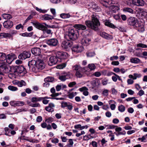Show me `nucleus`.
<instances>
[{
    "label": "nucleus",
    "instance_id": "nucleus-1",
    "mask_svg": "<svg viewBox=\"0 0 147 147\" xmlns=\"http://www.w3.org/2000/svg\"><path fill=\"white\" fill-rule=\"evenodd\" d=\"M92 21L86 20L85 23L87 27L90 28L95 31L98 29V27L100 26V23L96 16L94 14L91 16Z\"/></svg>",
    "mask_w": 147,
    "mask_h": 147
},
{
    "label": "nucleus",
    "instance_id": "nucleus-2",
    "mask_svg": "<svg viewBox=\"0 0 147 147\" xmlns=\"http://www.w3.org/2000/svg\"><path fill=\"white\" fill-rule=\"evenodd\" d=\"M79 33L78 30L74 29L69 30L65 37L67 40H74L78 38Z\"/></svg>",
    "mask_w": 147,
    "mask_h": 147
},
{
    "label": "nucleus",
    "instance_id": "nucleus-3",
    "mask_svg": "<svg viewBox=\"0 0 147 147\" xmlns=\"http://www.w3.org/2000/svg\"><path fill=\"white\" fill-rule=\"evenodd\" d=\"M11 67L4 62L0 64V71L3 74L11 71Z\"/></svg>",
    "mask_w": 147,
    "mask_h": 147
},
{
    "label": "nucleus",
    "instance_id": "nucleus-4",
    "mask_svg": "<svg viewBox=\"0 0 147 147\" xmlns=\"http://www.w3.org/2000/svg\"><path fill=\"white\" fill-rule=\"evenodd\" d=\"M35 62V60H32L29 61L28 62V66L30 71L37 73L40 70L36 66Z\"/></svg>",
    "mask_w": 147,
    "mask_h": 147
},
{
    "label": "nucleus",
    "instance_id": "nucleus-5",
    "mask_svg": "<svg viewBox=\"0 0 147 147\" xmlns=\"http://www.w3.org/2000/svg\"><path fill=\"white\" fill-rule=\"evenodd\" d=\"M127 21V24L130 26L136 27L139 26L138 20L135 18L130 17L128 19Z\"/></svg>",
    "mask_w": 147,
    "mask_h": 147
},
{
    "label": "nucleus",
    "instance_id": "nucleus-6",
    "mask_svg": "<svg viewBox=\"0 0 147 147\" xmlns=\"http://www.w3.org/2000/svg\"><path fill=\"white\" fill-rule=\"evenodd\" d=\"M25 69L22 66H16L15 67H11V71L15 73H21L23 71H24Z\"/></svg>",
    "mask_w": 147,
    "mask_h": 147
},
{
    "label": "nucleus",
    "instance_id": "nucleus-7",
    "mask_svg": "<svg viewBox=\"0 0 147 147\" xmlns=\"http://www.w3.org/2000/svg\"><path fill=\"white\" fill-rule=\"evenodd\" d=\"M56 55L58 59H59V61L60 62L61 61V60H62L66 59L67 56V53L60 51L57 52Z\"/></svg>",
    "mask_w": 147,
    "mask_h": 147
},
{
    "label": "nucleus",
    "instance_id": "nucleus-8",
    "mask_svg": "<svg viewBox=\"0 0 147 147\" xmlns=\"http://www.w3.org/2000/svg\"><path fill=\"white\" fill-rule=\"evenodd\" d=\"M30 56L31 53L30 52L25 51L18 55V58L20 59L23 60L30 58Z\"/></svg>",
    "mask_w": 147,
    "mask_h": 147
},
{
    "label": "nucleus",
    "instance_id": "nucleus-9",
    "mask_svg": "<svg viewBox=\"0 0 147 147\" xmlns=\"http://www.w3.org/2000/svg\"><path fill=\"white\" fill-rule=\"evenodd\" d=\"M58 61H59V60L56 56H53L49 58V60L48 62V65L51 66L55 64Z\"/></svg>",
    "mask_w": 147,
    "mask_h": 147
},
{
    "label": "nucleus",
    "instance_id": "nucleus-10",
    "mask_svg": "<svg viewBox=\"0 0 147 147\" xmlns=\"http://www.w3.org/2000/svg\"><path fill=\"white\" fill-rule=\"evenodd\" d=\"M47 43L49 45L51 46H55L58 43V40L55 38L48 39L47 40Z\"/></svg>",
    "mask_w": 147,
    "mask_h": 147
},
{
    "label": "nucleus",
    "instance_id": "nucleus-11",
    "mask_svg": "<svg viewBox=\"0 0 147 147\" xmlns=\"http://www.w3.org/2000/svg\"><path fill=\"white\" fill-rule=\"evenodd\" d=\"M31 23L35 28L39 30H43V29L46 28L45 26L37 21H33Z\"/></svg>",
    "mask_w": 147,
    "mask_h": 147
},
{
    "label": "nucleus",
    "instance_id": "nucleus-12",
    "mask_svg": "<svg viewBox=\"0 0 147 147\" xmlns=\"http://www.w3.org/2000/svg\"><path fill=\"white\" fill-rule=\"evenodd\" d=\"M35 62L36 66H37L40 70L42 69L45 67V65L42 60L38 59L35 61Z\"/></svg>",
    "mask_w": 147,
    "mask_h": 147
},
{
    "label": "nucleus",
    "instance_id": "nucleus-13",
    "mask_svg": "<svg viewBox=\"0 0 147 147\" xmlns=\"http://www.w3.org/2000/svg\"><path fill=\"white\" fill-rule=\"evenodd\" d=\"M70 40H67V41H64L63 42L61 47L64 49H67L71 47L72 45V42L70 41Z\"/></svg>",
    "mask_w": 147,
    "mask_h": 147
},
{
    "label": "nucleus",
    "instance_id": "nucleus-14",
    "mask_svg": "<svg viewBox=\"0 0 147 147\" xmlns=\"http://www.w3.org/2000/svg\"><path fill=\"white\" fill-rule=\"evenodd\" d=\"M31 51L34 55L35 56H39L41 53V50L39 48L35 47L32 49Z\"/></svg>",
    "mask_w": 147,
    "mask_h": 147
},
{
    "label": "nucleus",
    "instance_id": "nucleus-15",
    "mask_svg": "<svg viewBox=\"0 0 147 147\" xmlns=\"http://www.w3.org/2000/svg\"><path fill=\"white\" fill-rule=\"evenodd\" d=\"M133 4L138 6H143L145 3L143 0H132Z\"/></svg>",
    "mask_w": 147,
    "mask_h": 147
},
{
    "label": "nucleus",
    "instance_id": "nucleus-16",
    "mask_svg": "<svg viewBox=\"0 0 147 147\" xmlns=\"http://www.w3.org/2000/svg\"><path fill=\"white\" fill-rule=\"evenodd\" d=\"M13 25V22L10 20L5 21L3 23L4 27L7 28H10L12 27Z\"/></svg>",
    "mask_w": 147,
    "mask_h": 147
},
{
    "label": "nucleus",
    "instance_id": "nucleus-17",
    "mask_svg": "<svg viewBox=\"0 0 147 147\" xmlns=\"http://www.w3.org/2000/svg\"><path fill=\"white\" fill-rule=\"evenodd\" d=\"M86 67L83 68V69H82L81 70H80V71H76V76L80 78L83 76V74L86 71Z\"/></svg>",
    "mask_w": 147,
    "mask_h": 147
},
{
    "label": "nucleus",
    "instance_id": "nucleus-18",
    "mask_svg": "<svg viewBox=\"0 0 147 147\" xmlns=\"http://www.w3.org/2000/svg\"><path fill=\"white\" fill-rule=\"evenodd\" d=\"M99 35L103 38L107 39H112L113 37L107 33L103 32H100L99 33Z\"/></svg>",
    "mask_w": 147,
    "mask_h": 147
},
{
    "label": "nucleus",
    "instance_id": "nucleus-19",
    "mask_svg": "<svg viewBox=\"0 0 147 147\" xmlns=\"http://www.w3.org/2000/svg\"><path fill=\"white\" fill-rule=\"evenodd\" d=\"M60 16L61 18L63 19L68 18L70 17L78 18V16L71 15L69 13H62L60 15Z\"/></svg>",
    "mask_w": 147,
    "mask_h": 147
},
{
    "label": "nucleus",
    "instance_id": "nucleus-20",
    "mask_svg": "<svg viewBox=\"0 0 147 147\" xmlns=\"http://www.w3.org/2000/svg\"><path fill=\"white\" fill-rule=\"evenodd\" d=\"M74 26L75 28L79 30H84L86 29V27L85 26L82 24H75L74 25Z\"/></svg>",
    "mask_w": 147,
    "mask_h": 147
},
{
    "label": "nucleus",
    "instance_id": "nucleus-21",
    "mask_svg": "<svg viewBox=\"0 0 147 147\" xmlns=\"http://www.w3.org/2000/svg\"><path fill=\"white\" fill-rule=\"evenodd\" d=\"M55 106L54 104L50 103L49 104L48 106L46 107H45V109L47 111L52 112L54 111L53 108Z\"/></svg>",
    "mask_w": 147,
    "mask_h": 147
},
{
    "label": "nucleus",
    "instance_id": "nucleus-22",
    "mask_svg": "<svg viewBox=\"0 0 147 147\" xmlns=\"http://www.w3.org/2000/svg\"><path fill=\"white\" fill-rule=\"evenodd\" d=\"M82 47L78 46H76L73 47L72 49L73 51L77 53L81 52L82 51Z\"/></svg>",
    "mask_w": 147,
    "mask_h": 147
},
{
    "label": "nucleus",
    "instance_id": "nucleus-23",
    "mask_svg": "<svg viewBox=\"0 0 147 147\" xmlns=\"http://www.w3.org/2000/svg\"><path fill=\"white\" fill-rule=\"evenodd\" d=\"M13 60V57L10 54L6 56V59L5 60L6 62L8 64H10L11 63Z\"/></svg>",
    "mask_w": 147,
    "mask_h": 147
},
{
    "label": "nucleus",
    "instance_id": "nucleus-24",
    "mask_svg": "<svg viewBox=\"0 0 147 147\" xmlns=\"http://www.w3.org/2000/svg\"><path fill=\"white\" fill-rule=\"evenodd\" d=\"M54 18L53 16L47 14L42 16V20H51Z\"/></svg>",
    "mask_w": 147,
    "mask_h": 147
},
{
    "label": "nucleus",
    "instance_id": "nucleus-25",
    "mask_svg": "<svg viewBox=\"0 0 147 147\" xmlns=\"http://www.w3.org/2000/svg\"><path fill=\"white\" fill-rule=\"evenodd\" d=\"M105 25L107 26L113 28H115V26L112 23H111L109 20H106L104 21Z\"/></svg>",
    "mask_w": 147,
    "mask_h": 147
},
{
    "label": "nucleus",
    "instance_id": "nucleus-26",
    "mask_svg": "<svg viewBox=\"0 0 147 147\" xmlns=\"http://www.w3.org/2000/svg\"><path fill=\"white\" fill-rule=\"evenodd\" d=\"M43 98L42 97H33L31 99V102H36L40 101L42 100Z\"/></svg>",
    "mask_w": 147,
    "mask_h": 147
},
{
    "label": "nucleus",
    "instance_id": "nucleus-27",
    "mask_svg": "<svg viewBox=\"0 0 147 147\" xmlns=\"http://www.w3.org/2000/svg\"><path fill=\"white\" fill-rule=\"evenodd\" d=\"M90 41V40L88 38H84L82 40L81 42L82 45L84 46H87L88 45V42Z\"/></svg>",
    "mask_w": 147,
    "mask_h": 147
},
{
    "label": "nucleus",
    "instance_id": "nucleus-28",
    "mask_svg": "<svg viewBox=\"0 0 147 147\" xmlns=\"http://www.w3.org/2000/svg\"><path fill=\"white\" fill-rule=\"evenodd\" d=\"M123 11L125 12H128L131 13H134L133 10L128 7H125L123 8Z\"/></svg>",
    "mask_w": 147,
    "mask_h": 147
},
{
    "label": "nucleus",
    "instance_id": "nucleus-29",
    "mask_svg": "<svg viewBox=\"0 0 147 147\" xmlns=\"http://www.w3.org/2000/svg\"><path fill=\"white\" fill-rule=\"evenodd\" d=\"M130 62L133 63H138L140 62V60L137 58H132L130 59Z\"/></svg>",
    "mask_w": 147,
    "mask_h": 147
},
{
    "label": "nucleus",
    "instance_id": "nucleus-30",
    "mask_svg": "<svg viewBox=\"0 0 147 147\" xmlns=\"http://www.w3.org/2000/svg\"><path fill=\"white\" fill-rule=\"evenodd\" d=\"M73 69L74 70L76 71H80L82 69H83V68L81 67L80 65H76L73 67Z\"/></svg>",
    "mask_w": 147,
    "mask_h": 147
},
{
    "label": "nucleus",
    "instance_id": "nucleus-31",
    "mask_svg": "<svg viewBox=\"0 0 147 147\" xmlns=\"http://www.w3.org/2000/svg\"><path fill=\"white\" fill-rule=\"evenodd\" d=\"M2 16L4 19H10L12 18V16L10 14L4 13L2 14Z\"/></svg>",
    "mask_w": 147,
    "mask_h": 147
},
{
    "label": "nucleus",
    "instance_id": "nucleus-32",
    "mask_svg": "<svg viewBox=\"0 0 147 147\" xmlns=\"http://www.w3.org/2000/svg\"><path fill=\"white\" fill-rule=\"evenodd\" d=\"M6 56L5 53H0V60L5 61L6 59Z\"/></svg>",
    "mask_w": 147,
    "mask_h": 147
},
{
    "label": "nucleus",
    "instance_id": "nucleus-33",
    "mask_svg": "<svg viewBox=\"0 0 147 147\" xmlns=\"http://www.w3.org/2000/svg\"><path fill=\"white\" fill-rule=\"evenodd\" d=\"M17 84L19 87H21L23 86H26V83L24 81L21 80L20 81L18 82Z\"/></svg>",
    "mask_w": 147,
    "mask_h": 147
},
{
    "label": "nucleus",
    "instance_id": "nucleus-34",
    "mask_svg": "<svg viewBox=\"0 0 147 147\" xmlns=\"http://www.w3.org/2000/svg\"><path fill=\"white\" fill-rule=\"evenodd\" d=\"M54 80V78L52 77H48L45 78L44 79V81L47 82H52Z\"/></svg>",
    "mask_w": 147,
    "mask_h": 147
},
{
    "label": "nucleus",
    "instance_id": "nucleus-35",
    "mask_svg": "<svg viewBox=\"0 0 147 147\" xmlns=\"http://www.w3.org/2000/svg\"><path fill=\"white\" fill-rule=\"evenodd\" d=\"M42 98H43V99L42 100V103L43 104H47L49 101V100H46L48 98H49L47 97V96H45V97H42Z\"/></svg>",
    "mask_w": 147,
    "mask_h": 147
},
{
    "label": "nucleus",
    "instance_id": "nucleus-36",
    "mask_svg": "<svg viewBox=\"0 0 147 147\" xmlns=\"http://www.w3.org/2000/svg\"><path fill=\"white\" fill-rule=\"evenodd\" d=\"M118 110L121 112H123L125 110V108L124 106L121 105L118 107Z\"/></svg>",
    "mask_w": 147,
    "mask_h": 147
},
{
    "label": "nucleus",
    "instance_id": "nucleus-37",
    "mask_svg": "<svg viewBox=\"0 0 147 147\" xmlns=\"http://www.w3.org/2000/svg\"><path fill=\"white\" fill-rule=\"evenodd\" d=\"M88 67L90 70H93L95 69L96 68L95 65L94 64H90L88 65Z\"/></svg>",
    "mask_w": 147,
    "mask_h": 147
},
{
    "label": "nucleus",
    "instance_id": "nucleus-38",
    "mask_svg": "<svg viewBox=\"0 0 147 147\" xmlns=\"http://www.w3.org/2000/svg\"><path fill=\"white\" fill-rule=\"evenodd\" d=\"M69 143L67 144V146L68 147H72L74 144V142L72 139H70L69 140Z\"/></svg>",
    "mask_w": 147,
    "mask_h": 147
},
{
    "label": "nucleus",
    "instance_id": "nucleus-39",
    "mask_svg": "<svg viewBox=\"0 0 147 147\" xmlns=\"http://www.w3.org/2000/svg\"><path fill=\"white\" fill-rule=\"evenodd\" d=\"M77 94V92H72L70 94H69L68 95V97L69 98L72 99L73 98V97L76 95Z\"/></svg>",
    "mask_w": 147,
    "mask_h": 147
},
{
    "label": "nucleus",
    "instance_id": "nucleus-40",
    "mask_svg": "<svg viewBox=\"0 0 147 147\" xmlns=\"http://www.w3.org/2000/svg\"><path fill=\"white\" fill-rule=\"evenodd\" d=\"M66 63H64L58 65L57 66V68L59 69H63L66 67Z\"/></svg>",
    "mask_w": 147,
    "mask_h": 147
},
{
    "label": "nucleus",
    "instance_id": "nucleus-41",
    "mask_svg": "<svg viewBox=\"0 0 147 147\" xmlns=\"http://www.w3.org/2000/svg\"><path fill=\"white\" fill-rule=\"evenodd\" d=\"M9 34L8 33H0V38H6L9 37Z\"/></svg>",
    "mask_w": 147,
    "mask_h": 147
},
{
    "label": "nucleus",
    "instance_id": "nucleus-42",
    "mask_svg": "<svg viewBox=\"0 0 147 147\" xmlns=\"http://www.w3.org/2000/svg\"><path fill=\"white\" fill-rule=\"evenodd\" d=\"M8 88L9 90L12 91H16L18 90V88L17 87L12 86L10 85L9 86Z\"/></svg>",
    "mask_w": 147,
    "mask_h": 147
},
{
    "label": "nucleus",
    "instance_id": "nucleus-43",
    "mask_svg": "<svg viewBox=\"0 0 147 147\" xmlns=\"http://www.w3.org/2000/svg\"><path fill=\"white\" fill-rule=\"evenodd\" d=\"M59 79L61 81H64L67 79H68V78H65L64 75L59 76Z\"/></svg>",
    "mask_w": 147,
    "mask_h": 147
},
{
    "label": "nucleus",
    "instance_id": "nucleus-44",
    "mask_svg": "<svg viewBox=\"0 0 147 147\" xmlns=\"http://www.w3.org/2000/svg\"><path fill=\"white\" fill-rule=\"evenodd\" d=\"M45 29H43V32L44 33H46L48 34H51V31L50 30H48L47 27H45Z\"/></svg>",
    "mask_w": 147,
    "mask_h": 147
},
{
    "label": "nucleus",
    "instance_id": "nucleus-45",
    "mask_svg": "<svg viewBox=\"0 0 147 147\" xmlns=\"http://www.w3.org/2000/svg\"><path fill=\"white\" fill-rule=\"evenodd\" d=\"M95 54L94 52H88L86 53V55L87 57H92L94 56Z\"/></svg>",
    "mask_w": 147,
    "mask_h": 147
},
{
    "label": "nucleus",
    "instance_id": "nucleus-46",
    "mask_svg": "<svg viewBox=\"0 0 147 147\" xmlns=\"http://www.w3.org/2000/svg\"><path fill=\"white\" fill-rule=\"evenodd\" d=\"M137 47H140L143 48H146L147 47V45L142 43H139L137 45Z\"/></svg>",
    "mask_w": 147,
    "mask_h": 147
},
{
    "label": "nucleus",
    "instance_id": "nucleus-47",
    "mask_svg": "<svg viewBox=\"0 0 147 147\" xmlns=\"http://www.w3.org/2000/svg\"><path fill=\"white\" fill-rule=\"evenodd\" d=\"M32 33H23L22 34V36H31L32 35Z\"/></svg>",
    "mask_w": 147,
    "mask_h": 147
},
{
    "label": "nucleus",
    "instance_id": "nucleus-48",
    "mask_svg": "<svg viewBox=\"0 0 147 147\" xmlns=\"http://www.w3.org/2000/svg\"><path fill=\"white\" fill-rule=\"evenodd\" d=\"M144 30V27L143 26H141L139 27L138 31L140 32H142Z\"/></svg>",
    "mask_w": 147,
    "mask_h": 147
},
{
    "label": "nucleus",
    "instance_id": "nucleus-49",
    "mask_svg": "<svg viewBox=\"0 0 147 147\" xmlns=\"http://www.w3.org/2000/svg\"><path fill=\"white\" fill-rule=\"evenodd\" d=\"M30 106L32 107H39L40 106V104L38 103L32 104L30 105Z\"/></svg>",
    "mask_w": 147,
    "mask_h": 147
},
{
    "label": "nucleus",
    "instance_id": "nucleus-50",
    "mask_svg": "<svg viewBox=\"0 0 147 147\" xmlns=\"http://www.w3.org/2000/svg\"><path fill=\"white\" fill-rule=\"evenodd\" d=\"M23 28L24 26L22 25L21 24H20L17 25L16 27V29L17 30H19L21 28L23 29Z\"/></svg>",
    "mask_w": 147,
    "mask_h": 147
},
{
    "label": "nucleus",
    "instance_id": "nucleus-51",
    "mask_svg": "<svg viewBox=\"0 0 147 147\" xmlns=\"http://www.w3.org/2000/svg\"><path fill=\"white\" fill-rule=\"evenodd\" d=\"M53 119L52 118L49 117L45 121L48 123H51L53 121Z\"/></svg>",
    "mask_w": 147,
    "mask_h": 147
},
{
    "label": "nucleus",
    "instance_id": "nucleus-52",
    "mask_svg": "<svg viewBox=\"0 0 147 147\" xmlns=\"http://www.w3.org/2000/svg\"><path fill=\"white\" fill-rule=\"evenodd\" d=\"M24 104V102L23 101H18L16 103L17 106H22Z\"/></svg>",
    "mask_w": 147,
    "mask_h": 147
},
{
    "label": "nucleus",
    "instance_id": "nucleus-53",
    "mask_svg": "<svg viewBox=\"0 0 147 147\" xmlns=\"http://www.w3.org/2000/svg\"><path fill=\"white\" fill-rule=\"evenodd\" d=\"M68 103L67 102H62L61 103V107L62 108H64L67 107Z\"/></svg>",
    "mask_w": 147,
    "mask_h": 147
},
{
    "label": "nucleus",
    "instance_id": "nucleus-54",
    "mask_svg": "<svg viewBox=\"0 0 147 147\" xmlns=\"http://www.w3.org/2000/svg\"><path fill=\"white\" fill-rule=\"evenodd\" d=\"M108 81V80L104 79L102 81L101 83L103 85H106L107 84Z\"/></svg>",
    "mask_w": 147,
    "mask_h": 147
},
{
    "label": "nucleus",
    "instance_id": "nucleus-55",
    "mask_svg": "<svg viewBox=\"0 0 147 147\" xmlns=\"http://www.w3.org/2000/svg\"><path fill=\"white\" fill-rule=\"evenodd\" d=\"M82 127L81 125L80 124H78L74 126V128L76 129H78L80 130H82Z\"/></svg>",
    "mask_w": 147,
    "mask_h": 147
},
{
    "label": "nucleus",
    "instance_id": "nucleus-56",
    "mask_svg": "<svg viewBox=\"0 0 147 147\" xmlns=\"http://www.w3.org/2000/svg\"><path fill=\"white\" fill-rule=\"evenodd\" d=\"M97 80L96 79H95L94 80H93L91 82V83L93 85V86L95 87V86L97 84Z\"/></svg>",
    "mask_w": 147,
    "mask_h": 147
},
{
    "label": "nucleus",
    "instance_id": "nucleus-57",
    "mask_svg": "<svg viewBox=\"0 0 147 147\" xmlns=\"http://www.w3.org/2000/svg\"><path fill=\"white\" fill-rule=\"evenodd\" d=\"M94 75L96 77H99L101 76V74L100 72L96 71L94 73Z\"/></svg>",
    "mask_w": 147,
    "mask_h": 147
},
{
    "label": "nucleus",
    "instance_id": "nucleus-58",
    "mask_svg": "<svg viewBox=\"0 0 147 147\" xmlns=\"http://www.w3.org/2000/svg\"><path fill=\"white\" fill-rule=\"evenodd\" d=\"M76 84V83L75 82H70L68 84V86L70 87H72Z\"/></svg>",
    "mask_w": 147,
    "mask_h": 147
},
{
    "label": "nucleus",
    "instance_id": "nucleus-59",
    "mask_svg": "<svg viewBox=\"0 0 147 147\" xmlns=\"http://www.w3.org/2000/svg\"><path fill=\"white\" fill-rule=\"evenodd\" d=\"M61 0H50L51 2L53 3L57 4L59 3Z\"/></svg>",
    "mask_w": 147,
    "mask_h": 147
},
{
    "label": "nucleus",
    "instance_id": "nucleus-60",
    "mask_svg": "<svg viewBox=\"0 0 147 147\" xmlns=\"http://www.w3.org/2000/svg\"><path fill=\"white\" fill-rule=\"evenodd\" d=\"M132 1L129 0L126 1V4L129 6H131L133 3H132Z\"/></svg>",
    "mask_w": 147,
    "mask_h": 147
},
{
    "label": "nucleus",
    "instance_id": "nucleus-61",
    "mask_svg": "<svg viewBox=\"0 0 147 147\" xmlns=\"http://www.w3.org/2000/svg\"><path fill=\"white\" fill-rule=\"evenodd\" d=\"M33 17V16L31 14L29 15L28 17L25 20V22H27L28 20L32 19Z\"/></svg>",
    "mask_w": 147,
    "mask_h": 147
},
{
    "label": "nucleus",
    "instance_id": "nucleus-62",
    "mask_svg": "<svg viewBox=\"0 0 147 147\" xmlns=\"http://www.w3.org/2000/svg\"><path fill=\"white\" fill-rule=\"evenodd\" d=\"M109 91L108 90L105 89L102 92V94L105 96H107L108 95V92Z\"/></svg>",
    "mask_w": 147,
    "mask_h": 147
},
{
    "label": "nucleus",
    "instance_id": "nucleus-63",
    "mask_svg": "<svg viewBox=\"0 0 147 147\" xmlns=\"http://www.w3.org/2000/svg\"><path fill=\"white\" fill-rule=\"evenodd\" d=\"M101 9L97 5L96 7V8L94 9L93 10L94 11L96 12H98L100 11Z\"/></svg>",
    "mask_w": 147,
    "mask_h": 147
},
{
    "label": "nucleus",
    "instance_id": "nucleus-64",
    "mask_svg": "<svg viewBox=\"0 0 147 147\" xmlns=\"http://www.w3.org/2000/svg\"><path fill=\"white\" fill-rule=\"evenodd\" d=\"M127 111L129 113H132L134 112V110L132 108L129 107L128 108Z\"/></svg>",
    "mask_w": 147,
    "mask_h": 147
}]
</instances>
